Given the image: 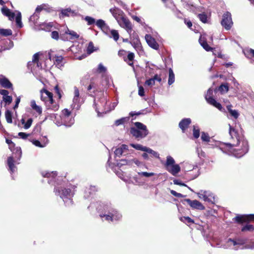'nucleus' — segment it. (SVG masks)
<instances>
[{"mask_svg": "<svg viewBox=\"0 0 254 254\" xmlns=\"http://www.w3.org/2000/svg\"><path fill=\"white\" fill-rule=\"evenodd\" d=\"M41 175L44 178L48 179L49 184L55 186L54 192L55 194L59 196L64 203L66 206H70L73 204L72 197L74 194V186L65 181L57 178V172L43 171Z\"/></svg>", "mask_w": 254, "mask_h": 254, "instance_id": "obj_1", "label": "nucleus"}, {"mask_svg": "<svg viewBox=\"0 0 254 254\" xmlns=\"http://www.w3.org/2000/svg\"><path fill=\"white\" fill-rule=\"evenodd\" d=\"M229 126L231 142L223 143L221 144L219 148L224 153L240 158L248 152V142L243 136L239 135L235 128L230 124Z\"/></svg>", "mask_w": 254, "mask_h": 254, "instance_id": "obj_2", "label": "nucleus"}, {"mask_svg": "<svg viewBox=\"0 0 254 254\" xmlns=\"http://www.w3.org/2000/svg\"><path fill=\"white\" fill-rule=\"evenodd\" d=\"M94 208L103 221L114 223L122 220V213L110 203L96 202L91 203L88 207L90 210Z\"/></svg>", "mask_w": 254, "mask_h": 254, "instance_id": "obj_3", "label": "nucleus"}, {"mask_svg": "<svg viewBox=\"0 0 254 254\" xmlns=\"http://www.w3.org/2000/svg\"><path fill=\"white\" fill-rule=\"evenodd\" d=\"M110 11L119 25L125 29L131 36V32L133 31L132 25L123 11L118 8H111Z\"/></svg>", "mask_w": 254, "mask_h": 254, "instance_id": "obj_4", "label": "nucleus"}, {"mask_svg": "<svg viewBox=\"0 0 254 254\" xmlns=\"http://www.w3.org/2000/svg\"><path fill=\"white\" fill-rule=\"evenodd\" d=\"M135 127L130 128V134L137 140H140L145 138L149 133L147 127L140 122H135Z\"/></svg>", "mask_w": 254, "mask_h": 254, "instance_id": "obj_5", "label": "nucleus"}, {"mask_svg": "<svg viewBox=\"0 0 254 254\" xmlns=\"http://www.w3.org/2000/svg\"><path fill=\"white\" fill-rule=\"evenodd\" d=\"M94 105L98 116H100L101 114H106L111 111L110 107L108 105L107 98L104 94L94 99Z\"/></svg>", "mask_w": 254, "mask_h": 254, "instance_id": "obj_6", "label": "nucleus"}, {"mask_svg": "<svg viewBox=\"0 0 254 254\" xmlns=\"http://www.w3.org/2000/svg\"><path fill=\"white\" fill-rule=\"evenodd\" d=\"M13 156H10L7 158V164L8 166V170L10 172V173L12 174L14 173L17 169L16 167L15 166L14 163L15 161L14 160V158H17L16 161H19L21 155H22V151L21 148L19 147H17L15 148V149L13 151Z\"/></svg>", "mask_w": 254, "mask_h": 254, "instance_id": "obj_7", "label": "nucleus"}, {"mask_svg": "<svg viewBox=\"0 0 254 254\" xmlns=\"http://www.w3.org/2000/svg\"><path fill=\"white\" fill-rule=\"evenodd\" d=\"M221 24L227 30H229L231 28L233 23L232 19L231 14L229 12L226 11L223 14Z\"/></svg>", "mask_w": 254, "mask_h": 254, "instance_id": "obj_8", "label": "nucleus"}, {"mask_svg": "<svg viewBox=\"0 0 254 254\" xmlns=\"http://www.w3.org/2000/svg\"><path fill=\"white\" fill-rule=\"evenodd\" d=\"M213 94V90L211 88H209L208 89L206 94L205 96V98L207 101V103L209 104L213 105L216 108H217L219 110L221 111L222 109V106L220 103L217 102L215 99H214L212 97Z\"/></svg>", "mask_w": 254, "mask_h": 254, "instance_id": "obj_9", "label": "nucleus"}, {"mask_svg": "<svg viewBox=\"0 0 254 254\" xmlns=\"http://www.w3.org/2000/svg\"><path fill=\"white\" fill-rule=\"evenodd\" d=\"M198 197L205 201L214 203L215 197L213 194L209 191L200 190L197 193Z\"/></svg>", "mask_w": 254, "mask_h": 254, "instance_id": "obj_10", "label": "nucleus"}, {"mask_svg": "<svg viewBox=\"0 0 254 254\" xmlns=\"http://www.w3.org/2000/svg\"><path fill=\"white\" fill-rule=\"evenodd\" d=\"M82 104V102L80 101V98L79 97V91L77 87H74V96L72 99V103L71 105V107L73 109L78 110L80 109Z\"/></svg>", "mask_w": 254, "mask_h": 254, "instance_id": "obj_11", "label": "nucleus"}, {"mask_svg": "<svg viewBox=\"0 0 254 254\" xmlns=\"http://www.w3.org/2000/svg\"><path fill=\"white\" fill-rule=\"evenodd\" d=\"M234 220L238 223H242L254 220V214L238 215L234 218Z\"/></svg>", "mask_w": 254, "mask_h": 254, "instance_id": "obj_12", "label": "nucleus"}, {"mask_svg": "<svg viewBox=\"0 0 254 254\" xmlns=\"http://www.w3.org/2000/svg\"><path fill=\"white\" fill-rule=\"evenodd\" d=\"M187 202L192 209L202 210L205 209V207L197 200H191L190 199L187 198L184 200Z\"/></svg>", "mask_w": 254, "mask_h": 254, "instance_id": "obj_13", "label": "nucleus"}, {"mask_svg": "<svg viewBox=\"0 0 254 254\" xmlns=\"http://www.w3.org/2000/svg\"><path fill=\"white\" fill-rule=\"evenodd\" d=\"M41 99L46 105L50 101H53V94L49 91L43 89L41 90Z\"/></svg>", "mask_w": 254, "mask_h": 254, "instance_id": "obj_14", "label": "nucleus"}, {"mask_svg": "<svg viewBox=\"0 0 254 254\" xmlns=\"http://www.w3.org/2000/svg\"><path fill=\"white\" fill-rule=\"evenodd\" d=\"M0 94L2 95V101L5 103V106L9 105L12 101V97L9 95V91L5 89H0Z\"/></svg>", "mask_w": 254, "mask_h": 254, "instance_id": "obj_15", "label": "nucleus"}, {"mask_svg": "<svg viewBox=\"0 0 254 254\" xmlns=\"http://www.w3.org/2000/svg\"><path fill=\"white\" fill-rule=\"evenodd\" d=\"M145 40L147 44L152 49L158 50L159 49V45L150 35L146 34L145 36Z\"/></svg>", "mask_w": 254, "mask_h": 254, "instance_id": "obj_16", "label": "nucleus"}, {"mask_svg": "<svg viewBox=\"0 0 254 254\" xmlns=\"http://www.w3.org/2000/svg\"><path fill=\"white\" fill-rule=\"evenodd\" d=\"M191 123L190 118H184L182 119L179 124V127L181 128L182 132L185 133Z\"/></svg>", "mask_w": 254, "mask_h": 254, "instance_id": "obj_17", "label": "nucleus"}, {"mask_svg": "<svg viewBox=\"0 0 254 254\" xmlns=\"http://www.w3.org/2000/svg\"><path fill=\"white\" fill-rule=\"evenodd\" d=\"M0 85L6 89L12 88V84L7 78L2 75H0Z\"/></svg>", "mask_w": 254, "mask_h": 254, "instance_id": "obj_18", "label": "nucleus"}, {"mask_svg": "<svg viewBox=\"0 0 254 254\" xmlns=\"http://www.w3.org/2000/svg\"><path fill=\"white\" fill-rule=\"evenodd\" d=\"M97 190V189L95 186H89L86 187L84 190V197L85 198H88L94 194Z\"/></svg>", "mask_w": 254, "mask_h": 254, "instance_id": "obj_19", "label": "nucleus"}, {"mask_svg": "<svg viewBox=\"0 0 254 254\" xmlns=\"http://www.w3.org/2000/svg\"><path fill=\"white\" fill-rule=\"evenodd\" d=\"M1 11L2 13L5 16L8 17L9 20H13L15 18V13L10 11L9 9H8L6 6H3Z\"/></svg>", "mask_w": 254, "mask_h": 254, "instance_id": "obj_20", "label": "nucleus"}, {"mask_svg": "<svg viewBox=\"0 0 254 254\" xmlns=\"http://www.w3.org/2000/svg\"><path fill=\"white\" fill-rule=\"evenodd\" d=\"M61 14L63 17H69L70 16H74L76 14V12L75 10L71 9L68 7L65 9H62L61 10Z\"/></svg>", "mask_w": 254, "mask_h": 254, "instance_id": "obj_21", "label": "nucleus"}, {"mask_svg": "<svg viewBox=\"0 0 254 254\" xmlns=\"http://www.w3.org/2000/svg\"><path fill=\"white\" fill-rule=\"evenodd\" d=\"M167 171L172 175L176 176L181 171V167L179 164H175L167 168Z\"/></svg>", "mask_w": 254, "mask_h": 254, "instance_id": "obj_22", "label": "nucleus"}, {"mask_svg": "<svg viewBox=\"0 0 254 254\" xmlns=\"http://www.w3.org/2000/svg\"><path fill=\"white\" fill-rule=\"evenodd\" d=\"M39 18V15L38 13H34L32 15H31L29 18V22L30 23H32L35 26L39 25L40 24L38 22V20Z\"/></svg>", "mask_w": 254, "mask_h": 254, "instance_id": "obj_23", "label": "nucleus"}, {"mask_svg": "<svg viewBox=\"0 0 254 254\" xmlns=\"http://www.w3.org/2000/svg\"><path fill=\"white\" fill-rule=\"evenodd\" d=\"M46 105L48 109H50L54 111H57L59 108V106L54 102L53 99L52 102L50 101Z\"/></svg>", "mask_w": 254, "mask_h": 254, "instance_id": "obj_24", "label": "nucleus"}, {"mask_svg": "<svg viewBox=\"0 0 254 254\" xmlns=\"http://www.w3.org/2000/svg\"><path fill=\"white\" fill-rule=\"evenodd\" d=\"M231 106H228L227 107V110L231 117H233L234 119H237L240 115L238 111L236 110H232Z\"/></svg>", "mask_w": 254, "mask_h": 254, "instance_id": "obj_25", "label": "nucleus"}, {"mask_svg": "<svg viewBox=\"0 0 254 254\" xmlns=\"http://www.w3.org/2000/svg\"><path fill=\"white\" fill-rule=\"evenodd\" d=\"M40 29L46 31H50L53 26V23L49 22L48 23H42L39 24Z\"/></svg>", "mask_w": 254, "mask_h": 254, "instance_id": "obj_26", "label": "nucleus"}, {"mask_svg": "<svg viewBox=\"0 0 254 254\" xmlns=\"http://www.w3.org/2000/svg\"><path fill=\"white\" fill-rule=\"evenodd\" d=\"M144 152H147L151 157H155L158 159L160 158L159 154L149 147L146 146Z\"/></svg>", "mask_w": 254, "mask_h": 254, "instance_id": "obj_27", "label": "nucleus"}, {"mask_svg": "<svg viewBox=\"0 0 254 254\" xmlns=\"http://www.w3.org/2000/svg\"><path fill=\"white\" fill-rule=\"evenodd\" d=\"M129 120V117H123L120 119L117 120L115 121L114 125L116 127L119 126L120 125H124L126 123L128 122Z\"/></svg>", "mask_w": 254, "mask_h": 254, "instance_id": "obj_28", "label": "nucleus"}, {"mask_svg": "<svg viewBox=\"0 0 254 254\" xmlns=\"http://www.w3.org/2000/svg\"><path fill=\"white\" fill-rule=\"evenodd\" d=\"M15 17V22L17 27L21 28L23 27V24L21 21V13L20 11H17Z\"/></svg>", "mask_w": 254, "mask_h": 254, "instance_id": "obj_29", "label": "nucleus"}, {"mask_svg": "<svg viewBox=\"0 0 254 254\" xmlns=\"http://www.w3.org/2000/svg\"><path fill=\"white\" fill-rule=\"evenodd\" d=\"M175 74L171 68L169 69V77L168 83L169 85H172L175 82Z\"/></svg>", "mask_w": 254, "mask_h": 254, "instance_id": "obj_30", "label": "nucleus"}, {"mask_svg": "<svg viewBox=\"0 0 254 254\" xmlns=\"http://www.w3.org/2000/svg\"><path fill=\"white\" fill-rule=\"evenodd\" d=\"M199 42L201 46L203 47V48L205 49L206 51L208 52L212 50V48L209 46L207 42L202 39V38H201V37L199 39Z\"/></svg>", "mask_w": 254, "mask_h": 254, "instance_id": "obj_31", "label": "nucleus"}, {"mask_svg": "<svg viewBox=\"0 0 254 254\" xmlns=\"http://www.w3.org/2000/svg\"><path fill=\"white\" fill-rule=\"evenodd\" d=\"M111 35H108L110 38H113L115 41H117L119 39V34L116 30H110Z\"/></svg>", "mask_w": 254, "mask_h": 254, "instance_id": "obj_32", "label": "nucleus"}, {"mask_svg": "<svg viewBox=\"0 0 254 254\" xmlns=\"http://www.w3.org/2000/svg\"><path fill=\"white\" fill-rule=\"evenodd\" d=\"M130 146L134 148L137 150H140L144 151L145 150L146 146H143L139 144H134V143H130Z\"/></svg>", "mask_w": 254, "mask_h": 254, "instance_id": "obj_33", "label": "nucleus"}, {"mask_svg": "<svg viewBox=\"0 0 254 254\" xmlns=\"http://www.w3.org/2000/svg\"><path fill=\"white\" fill-rule=\"evenodd\" d=\"M175 160L174 159V158L172 157H171L170 156H168L167 157V159H166V164H165L167 168L172 165L175 164Z\"/></svg>", "mask_w": 254, "mask_h": 254, "instance_id": "obj_34", "label": "nucleus"}, {"mask_svg": "<svg viewBox=\"0 0 254 254\" xmlns=\"http://www.w3.org/2000/svg\"><path fill=\"white\" fill-rule=\"evenodd\" d=\"M12 32L9 29H0V35L4 36L11 35Z\"/></svg>", "mask_w": 254, "mask_h": 254, "instance_id": "obj_35", "label": "nucleus"}, {"mask_svg": "<svg viewBox=\"0 0 254 254\" xmlns=\"http://www.w3.org/2000/svg\"><path fill=\"white\" fill-rule=\"evenodd\" d=\"M63 121L64 122V125L65 126L67 127H70L74 124V119L73 118L70 116L68 119H66V121Z\"/></svg>", "mask_w": 254, "mask_h": 254, "instance_id": "obj_36", "label": "nucleus"}, {"mask_svg": "<svg viewBox=\"0 0 254 254\" xmlns=\"http://www.w3.org/2000/svg\"><path fill=\"white\" fill-rule=\"evenodd\" d=\"M191 172L194 173V174H192V177L190 178V180H193L196 178L198 175H199V170L197 166L193 167L192 169L190 171ZM189 175H191V174H190Z\"/></svg>", "mask_w": 254, "mask_h": 254, "instance_id": "obj_37", "label": "nucleus"}, {"mask_svg": "<svg viewBox=\"0 0 254 254\" xmlns=\"http://www.w3.org/2000/svg\"><path fill=\"white\" fill-rule=\"evenodd\" d=\"M5 119H6V122L9 124L12 123V112L10 110H6V111L5 112Z\"/></svg>", "mask_w": 254, "mask_h": 254, "instance_id": "obj_38", "label": "nucleus"}, {"mask_svg": "<svg viewBox=\"0 0 254 254\" xmlns=\"http://www.w3.org/2000/svg\"><path fill=\"white\" fill-rule=\"evenodd\" d=\"M39 53H37L35 54L33 56L32 61V62H29L28 63V65H27L28 67V68L30 67L32 63H36L37 64V66H39L38 63V60H39Z\"/></svg>", "mask_w": 254, "mask_h": 254, "instance_id": "obj_39", "label": "nucleus"}, {"mask_svg": "<svg viewBox=\"0 0 254 254\" xmlns=\"http://www.w3.org/2000/svg\"><path fill=\"white\" fill-rule=\"evenodd\" d=\"M137 174L140 177H144L145 178H149L155 175L154 173L147 172H138Z\"/></svg>", "mask_w": 254, "mask_h": 254, "instance_id": "obj_40", "label": "nucleus"}, {"mask_svg": "<svg viewBox=\"0 0 254 254\" xmlns=\"http://www.w3.org/2000/svg\"><path fill=\"white\" fill-rule=\"evenodd\" d=\"M63 117L62 118V121H66V119H68L70 116V112L67 109H64L63 111Z\"/></svg>", "mask_w": 254, "mask_h": 254, "instance_id": "obj_41", "label": "nucleus"}, {"mask_svg": "<svg viewBox=\"0 0 254 254\" xmlns=\"http://www.w3.org/2000/svg\"><path fill=\"white\" fill-rule=\"evenodd\" d=\"M65 33L70 35V39L72 40L77 39L79 37V35L75 32L69 30V29L65 31Z\"/></svg>", "mask_w": 254, "mask_h": 254, "instance_id": "obj_42", "label": "nucleus"}, {"mask_svg": "<svg viewBox=\"0 0 254 254\" xmlns=\"http://www.w3.org/2000/svg\"><path fill=\"white\" fill-rule=\"evenodd\" d=\"M48 139H47V141H46V142L42 144L41 143L39 140H33L32 141V143L35 145L36 146H37V147H40V148H43L44 147H45L47 145V144L48 143Z\"/></svg>", "mask_w": 254, "mask_h": 254, "instance_id": "obj_43", "label": "nucleus"}, {"mask_svg": "<svg viewBox=\"0 0 254 254\" xmlns=\"http://www.w3.org/2000/svg\"><path fill=\"white\" fill-rule=\"evenodd\" d=\"M180 220L186 224L193 223L194 221L189 216L182 217L180 218Z\"/></svg>", "mask_w": 254, "mask_h": 254, "instance_id": "obj_44", "label": "nucleus"}, {"mask_svg": "<svg viewBox=\"0 0 254 254\" xmlns=\"http://www.w3.org/2000/svg\"><path fill=\"white\" fill-rule=\"evenodd\" d=\"M84 20L87 22L88 25H91L95 23V19L90 16H86L84 18Z\"/></svg>", "mask_w": 254, "mask_h": 254, "instance_id": "obj_45", "label": "nucleus"}, {"mask_svg": "<svg viewBox=\"0 0 254 254\" xmlns=\"http://www.w3.org/2000/svg\"><path fill=\"white\" fill-rule=\"evenodd\" d=\"M254 230V227L253 226V225L247 224V225H245V226H244L242 228L241 230L242 232H245V231L252 232V231H253Z\"/></svg>", "mask_w": 254, "mask_h": 254, "instance_id": "obj_46", "label": "nucleus"}, {"mask_svg": "<svg viewBox=\"0 0 254 254\" xmlns=\"http://www.w3.org/2000/svg\"><path fill=\"white\" fill-rule=\"evenodd\" d=\"M200 135V131L199 128L195 126H193V136L195 138H197L199 137Z\"/></svg>", "mask_w": 254, "mask_h": 254, "instance_id": "obj_47", "label": "nucleus"}, {"mask_svg": "<svg viewBox=\"0 0 254 254\" xmlns=\"http://www.w3.org/2000/svg\"><path fill=\"white\" fill-rule=\"evenodd\" d=\"M201 138L202 141L205 142H209L210 137L207 133L202 132L201 135Z\"/></svg>", "mask_w": 254, "mask_h": 254, "instance_id": "obj_48", "label": "nucleus"}, {"mask_svg": "<svg viewBox=\"0 0 254 254\" xmlns=\"http://www.w3.org/2000/svg\"><path fill=\"white\" fill-rule=\"evenodd\" d=\"M55 63L57 64V65L59 66H62V64H61L63 60V57L62 56H55Z\"/></svg>", "mask_w": 254, "mask_h": 254, "instance_id": "obj_49", "label": "nucleus"}, {"mask_svg": "<svg viewBox=\"0 0 254 254\" xmlns=\"http://www.w3.org/2000/svg\"><path fill=\"white\" fill-rule=\"evenodd\" d=\"M97 26L101 29L105 25V21L102 19H98L95 22Z\"/></svg>", "mask_w": 254, "mask_h": 254, "instance_id": "obj_50", "label": "nucleus"}, {"mask_svg": "<svg viewBox=\"0 0 254 254\" xmlns=\"http://www.w3.org/2000/svg\"><path fill=\"white\" fill-rule=\"evenodd\" d=\"M218 90L221 92H227L229 90V87L227 84H221L219 86Z\"/></svg>", "mask_w": 254, "mask_h": 254, "instance_id": "obj_51", "label": "nucleus"}, {"mask_svg": "<svg viewBox=\"0 0 254 254\" xmlns=\"http://www.w3.org/2000/svg\"><path fill=\"white\" fill-rule=\"evenodd\" d=\"M107 70V68L106 67H105L102 63H100L99 64L98 68H97V72L99 73H102V72H105Z\"/></svg>", "mask_w": 254, "mask_h": 254, "instance_id": "obj_52", "label": "nucleus"}, {"mask_svg": "<svg viewBox=\"0 0 254 254\" xmlns=\"http://www.w3.org/2000/svg\"><path fill=\"white\" fill-rule=\"evenodd\" d=\"M32 122H33V119L32 118H29L27 122L25 123V124H24V128L25 129H28L30 127L32 124Z\"/></svg>", "mask_w": 254, "mask_h": 254, "instance_id": "obj_53", "label": "nucleus"}, {"mask_svg": "<svg viewBox=\"0 0 254 254\" xmlns=\"http://www.w3.org/2000/svg\"><path fill=\"white\" fill-rule=\"evenodd\" d=\"M123 153L124 152L122 151V148H120V147L116 148L114 151L115 157H120Z\"/></svg>", "mask_w": 254, "mask_h": 254, "instance_id": "obj_54", "label": "nucleus"}, {"mask_svg": "<svg viewBox=\"0 0 254 254\" xmlns=\"http://www.w3.org/2000/svg\"><path fill=\"white\" fill-rule=\"evenodd\" d=\"M198 17L203 23H206L207 20V16L205 14L201 13L198 14Z\"/></svg>", "mask_w": 254, "mask_h": 254, "instance_id": "obj_55", "label": "nucleus"}, {"mask_svg": "<svg viewBox=\"0 0 254 254\" xmlns=\"http://www.w3.org/2000/svg\"><path fill=\"white\" fill-rule=\"evenodd\" d=\"M133 163L135 164L138 167H141L142 166H145V164L143 162L139 161L138 159L136 158H133Z\"/></svg>", "mask_w": 254, "mask_h": 254, "instance_id": "obj_56", "label": "nucleus"}, {"mask_svg": "<svg viewBox=\"0 0 254 254\" xmlns=\"http://www.w3.org/2000/svg\"><path fill=\"white\" fill-rule=\"evenodd\" d=\"M124 165H127L126 159H123L120 160L119 161V162H118L117 163V165H116V166L119 168H121Z\"/></svg>", "mask_w": 254, "mask_h": 254, "instance_id": "obj_57", "label": "nucleus"}, {"mask_svg": "<svg viewBox=\"0 0 254 254\" xmlns=\"http://www.w3.org/2000/svg\"><path fill=\"white\" fill-rule=\"evenodd\" d=\"M155 83V82L152 77L146 80L145 82V84L147 86H153Z\"/></svg>", "mask_w": 254, "mask_h": 254, "instance_id": "obj_58", "label": "nucleus"}, {"mask_svg": "<svg viewBox=\"0 0 254 254\" xmlns=\"http://www.w3.org/2000/svg\"><path fill=\"white\" fill-rule=\"evenodd\" d=\"M101 30L106 35H109V31H110V28L109 26L107 24H105V25H104L103 27V28H101Z\"/></svg>", "mask_w": 254, "mask_h": 254, "instance_id": "obj_59", "label": "nucleus"}, {"mask_svg": "<svg viewBox=\"0 0 254 254\" xmlns=\"http://www.w3.org/2000/svg\"><path fill=\"white\" fill-rule=\"evenodd\" d=\"M232 242L234 246L236 245H242L244 244V242H238L236 240H233L231 238L228 239L227 243Z\"/></svg>", "mask_w": 254, "mask_h": 254, "instance_id": "obj_60", "label": "nucleus"}, {"mask_svg": "<svg viewBox=\"0 0 254 254\" xmlns=\"http://www.w3.org/2000/svg\"><path fill=\"white\" fill-rule=\"evenodd\" d=\"M13 47V43L11 41H8V47H4L3 48L0 49V53L2 52V51L9 50Z\"/></svg>", "mask_w": 254, "mask_h": 254, "instance_id": "obj_61", "label": "nucleus"}, {"mask_svg": "<svg viewBox=\"0 0 254 254\" xmlns=\"http://www.w3.org/2000/svg\"><path fill=\"white\" fill-rule=\"evenodd\" d=\"M170 192L173 195L177 197H184L186 196L182 193H178L174 190H170Z\"/></svg>", "mask_w": 254, "mask_h": 254, "instance_id": "obj_62", "label": "nucleus"}, {"mask_svg": "<svg viewBox=\"0 0 254 254\" xmlns=\"http://www.w3.org/2000/svg\"><path fill=\"white\" fill-rule=\"evenodd\" d=\"M94 45L92 42H90L88 44V46L87 47V52L88 53L91 54L94 52Z\"/></svg>", "mask_w": 254, "mask_h": 254, "instance_id": "obj_63", "label": "nucleus"}, {"mask_svg": "<svg viewBox=\"0 0 254 254\" xmlns=\"http://www.w3.org/2000/svg\"><path fill=\"white\" fill-rule=\"evenodd\" d=\"M144 93V88L141 85L138 86V95L141 97H143L145 95Z\"/></svg>", "mask_w": 254, "mask_h": 254, "instance_id": "obj_64", "label": "nucleus"}]
</instances>
